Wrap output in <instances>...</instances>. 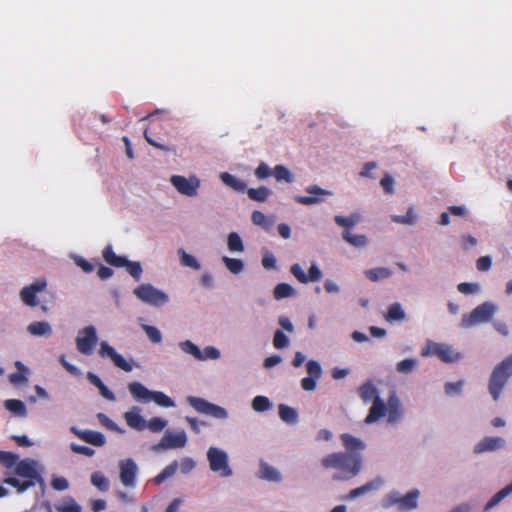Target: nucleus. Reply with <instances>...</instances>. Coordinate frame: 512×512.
<instances>
[{
    "instance_id": "1",
    "label": "nucleus",
    "mask_w": 512,
    "mask_h": 512,
    "mask_svg": "<svg viewBox=\"0 0 512 512\" xmlns=\"http://www.w3.org/2000/svg\"><path fill=\"white\" fill-rule=\"evenodd\" d=\"M403 416L404 408L401 400L395 392H391L387 400L381 397L376 403L371 404L364 423L372 425L384 420L387 425L394 426L402 420Z\"/></svg>"
},
{
    "instance_id": "2",
    "label": "nucleus",
    "mask_w": 512,
    "mask_h": 512,
    "mask_svg": "<svg viewBox=\"0 0 512 512\" xmlns=\"http://www.w3.org/2000/svg\"><path fill=\"white\" fill-rule=\"evenodd\" d=\"M321 466L325 469H338L340 473L333 476L334 480H348L357 476L362 470L360 455H349L346 452H333L322 457Z\"/></svg>"
},
{
    "instance_id": "3",
    "label": "nucleus",
    "mask_w": 512,
    "mask_h": 512,
    "mask_svg": "<svg viewBox=\"0 0 512 512\" xmlns=\"http://www.w3.org/2000/svg\"><path fill=\"white\" fill-rule=\"evenodd\" d=\"M43 470L44 467L38 461L31 458H25L16 464L14 472L16 475L26 478V480L21 481L18 478L9 477L4 480V483L16 488L18 493H23L35 485L36 477Z\"/></svg>"
},
{
    "instance_id": "4",
    "label": "nucleus",
    "mask_w": 512,
    "mask_h": 512,
    "mask_svg": "<svg viewBox=\"0 0 512 512\" xmlns=\"http://www.w3.org/2000/svg\"><path fill=\"white\" fill-rule=\"evenodd\" d=\"M512 376V353L495 365L488 379V392L497 402L501 399L504 389Z\"/></svg>"
},
{
    "instance_id": "5",
    "label": "nucleus",
    "mask_w": 512,
    "mask_h": 512,
    "mask_svg": "<svg viewBox=\"0 0 512 512\" xmlns=\"http://www.w3.org/2000/svg\"><path fill=\"white\" fill-rule=\"evenodd\" d=\"M128 390L133 399L137 402L148 403L154 402L163 408L175 407L174 400L162 391L149 390L140 382H131L128 384Z\"/></svg>"
},
{
    "instance_id": "6",
    "label": "nucleus",
    "mask_w": 512,
    "mask_h": 512,
    "mask_svg": "<svg viewBox=\"0 0 512 512\" xmlns=\"http://www.w3.org/2000/svg\"><path fill=\"white\" fill-rule=\"evenodd\" d=\"M498 305L492 301H485L476 306L470 313L463 314L460 321V327L464 329L490 322L498 312Z\"/></svg>"
},
{
    "instance_id": "7",
    "label": "nucleus",
    "mask_w": 512,
    "mask_h": 512,
    "mask_svg": "<svg viewBox=\"0 0 512 512\" xmlns=\"http://www.w3.org/2000/svg\"><path fill=\"white\" fill-rule=\"evenodd\" d=\"M133 294L142 303L155 308H161L170 303L169 294L151 283H142L136 286Z\"/></svg>"
},
{
    "instance_id": "8",
    "label": "nucleus",
    "mask_w": 512,
    "mask_h": 512,
    "mask_svg": "<svg viewBox=\"0 0 512 512\" xmlns=\"http://www.w3.org/2000/svg\"><path fill=\"white\" fill-rule=\"evenodd\" d=\"M206 459L211 472L221 478H229L233 475V469L230 466L228 453L219 447L210 446L206 452Z\"/></svg>"
},
{
    "instance_id": "9",
    "label": "nucleus",
    "mask_w": 512,
    "mask_h": 512,
    "mask_svg": "<svg viewBox=\"0 0 512 512\" xmlns=\"http://www.w3.org/2000/svg\"><path fill=\"white\" fill-rule=\"evenodd\" d=\"M423 357L437 356L441 361L454 363L462 359V354L455 350L451 345L427 340L421 348Z\"/></svg>"
},
{
    "instance_id": "10",
    "label": "nucleus",
    "mask_w": 512,
    "mask_h": 512,
    "mask_svg": "<svg viewBox=\"0 0 512 512\" xmlns=\"http://www.w3.org/2000/svg\"><path fill=\"white\" fill-rule=\"evenodd\" d=\"M169 182L180 195L189 198L196 197L201 188V180L195 174L189 176L172 175Z\"/></svg>"
},
{
    "instance_id": "11",
    "label": "nucleus",
    "mask_w": 512,
    "mask_h": 512,
    "mask_svg": "<svg viewBox=\"0 0 512 512\" xmlns=\"http://www.w3.org/2000/svg\"><path fill=\"white\" fill-rule=\"evenodd\" d=\"M186 401L198 413L211 416L218 420H226L229 417V413L224 407L211 403L204 398L188 396L186 397Z\"/></svg>"
},
{
    "instance_id": "12",
    "label": "nucleus",
    "mask_w": 512,
    "mask_h": 512,
    "mask_svg": "<svg viewBox=\"0 0 512 512\" xmlns=\"http://www.w3.org/2000/svg\"><path fill=\"white\" fill-rule=\"evenodd\" d=\"M47 286L48 283L45 278L36 279L20 289L19 298L25 306L31 308L40 306V295L46 291Z\"/></svg>"
},
{
    "instance_id": "13",
    "label": "nucleus",
    "mask_w": 512,
    "mask_h": 512,
    "mask_svg": "<svg viewBox=\"0 0 512 512\" xmlns=\"http://www.w3.org/2000/svg\"><path fill=\"white\" fill-rule=\"evenodd\" d=\"M103 258L104 260L115 267H125L127 272L135 279L140 280L142 275V266L140 262H134L126 259L125 257L118 256L114 253L111 246H107L103 250Z\"/></svg>"
},
{
    "instance_id": "14",
    "label": "nucleus",
    "mask_w": 512,
    "mask_h": 512,
    "mask_svg": "<svg viewBox=\"0 0 512 512\" xmlns=\"http://www.w3.org/2000/svg\"><path fill=\"white\" fill-rule=\"evenodd\" d=\"M97 342V329L93 325L81 328L75 337L76 349L83 355H91Z\"/></svg>"
},
{
    "instance_id": "15",
    "label": "nucleus",
    "mask_w": 512,
    "mask_h": 512,
    "mask_svg": "<svg viewBox=\"0 0 512 512\" xmlns=\"http://www.w3.org/2000/svg\"><path fill=\"white\" fill-rule=\"evenodd\" d=\"M187 444V434L184 430H166L160 441L151 449L154 452L184 448Z\"/></svg>"
},
{
    "instance_id": "16",
    "label": "nucleus",
    "mask_w": 512,
    "mask_h": 512,
    "mask_svg": "<svg viewBox=\"0 0 512 512\" xmlns=\"http://www.w3.org/2000/svg\"><path fill=\"white\" fill-rule=\"evenodd\" d=\"M98 353L102 358H109L117 368H120L125 372H131L133 370L132 363L119 354L107 341H102L100 343Z\"/></svg>"
},
{
    "instance_id": "17",
    "label": "nucleus",
    "mask_w": 512,
    "mask_h": 512,
    "mask_svg": "<svg viewBox=\"0 0 512 512\" xmlns=\"http://www.w3.org/2000/svg\"><path fill=\"white\" fill-rule=\"evenodd\" d=\"M290 273L301 284L317 282L323 277L321 269L315 262L311 264L308 273H306L302 266L298 263H295L290 267Z\"/></svg>"
},
{
    "instance_id": "18",
    "label": "nucleus",
    "mask_w": 512,
    "mask_h": 512,
    "mask_svg": "<svg viewBox=\"0 0 512 512\" xmlns=\"http://www.w3.org/2000/svg\"><path fill=\"white\" fill-rule=\"evenodd\" d=\"M507 442L500 436H486L478 441L473 447V453L480 455L487 452H496L505 449Z\"/></svg>"
},
{
    "instance_id": "19",
    "label": "nucleus",
    "mask_w": 512,
    "mask_h": 512,
    "mask_svg": "<svg viewBox=\"0 0 512 512\" xmlns=\"http://www.w3.org/2000/svg\"><path fill=\"white\" fill-rule=\"evenodd\" d=\"M309 196H296L295 201L299 204L312 206L320 204L324 201L325 197L332 196V192L321 188L318 185H309L305 188Z\"/></svg>"
},
{
    "instance_id": "20",
    "label": "nucleus",
    "mask_w": 512,
    "mask_h": 512,
    "mask_svg": "<svg viewBox=\"0 0 512 512\" xmlns=\"http://www.w3.org/2000/svg\"><path fill=\"white\" fill-rule=\"evenodd\" d=\"M120 480L126 487H134L138 466L133 459H124L119 461Z\"/></svg>"
},
{
    "instance_id": "21",
    "label": "nucleus",
    "mask_w": 512,
    "mask_h": 512,
    "mask_svg": "<svg viewBox=\"0 0 512 512\" xmlns=\"http://www.w3.org/2000/svg\"><path fill=\"white\" fill-rule=\"evenodd\" d=\"M124 420L128 427L136 431H143L146 429V420L141 414V408L132 406L123 414Z\"/></svg>"
},
{
    "instance_id": "22",
    "label": "nucleus",
    "mask_w": 512,
    "mask_h": 512,
    "mask_svg": "<svg viewBox=\"0 0 512 512\" xmlns=\"http://www.w3.org/2000/svg\"><path fill=\"white\" fill-rule=\"evenodd\" d=\"M340 439L343 447L349 455H359L366 449V443L359 437H356L349 433H343L340 435Z\"/></svg>"
},
{
    "instance_id": "23",
    "label": "nucleus",
    "mask_w": 512,
    "mask_h": 512,
    "mask_svg": "<svg viewBox=\"0 0 512 512\" xmlns=\"http://www.w3.org/2000/svg\"><path fill=\"white\" fill-rule=\"evenodd\" d=\"M383 484H384V480L380 477H377L369 482H366L365 484H363L360 487L350 490L346 496V499L354 500V499L364 496L372 491H377L383 486Z\"/></svg>"
},
{
    "instance_id": "24",
    "label": "nucleus",
    "mask_w": 512,
    "mask_h": 512,
    "mask_svg": "<svg viewBox=\"0 0 512 512\" xmlns=\"http://www.w3.org/2000/svg\"><path fill=\"white\" fill-rule=\"evenodd\" d=\"M358 395L363 403H376L381 398L378 387L372 381L364 382L358 388Z\"/></svg>"
},
{
    "instance_id": "25",
    "label": "nucleus",
    "mask_w": 512,
    "mask_h": 512,
    "mask_svg": "<svg viewBox=\"0 0 512 512\" xmlns=\"http://www.w3.org/2000/svg\"><path fill=\"white\" fill-rule=\"evenodd\" d=\"M258 477L274 483H280L283 479L281 472L266 462H260Z\"/></svg>"
},
{
    "instance_id": "26",
    "label": "nucleus",
    "mask_w": 512,
    "mask_h": 512,
    "mask_svg": "<svg viewBox=\"0 0 512 512\" xmlns=\"http://www.w3.org/2000/svg\"><path fill=\"white\" fill-rule=\"evenodd\" d=\"M27 331L32 336L49 337L53 333L52 326L47 321H34L27 326Z\"/></svg>"
},
{
    "instance_id": "27",
    "label": "nucleus",
    "mask_w": 512,
    "mask_h": 512,
    "mask_svg": "<svg viewBox=\"0 0 512 512\" xmlns=\"http://www.w3.org/2000/svg\"><path fill=\"white\" fill-rule=\"evenodd\" d=\"M251 221L255 226L265 231H270L275 224V216H267L263 212L255 210L251 214Z\"/></svg>"
},
{
    "instance_id": "28",
    "label": "nucleus",
    "mask_w": 512,
    "mask_h": 512,
    "mask_svg": "<svg viewBox=\"0 0 512 512\" xmlns=\"http://www.w3.org/2000/svg\"><path fill=\"white\" fill-rule=\"evenodd\" d=\"M219 178L224 185L233 189L236 192L242 193L247 189V185L243 180L237 178L236 176L228 172L220 173Z\"/></svg>"
},
{
    "instance_id": "29",
    "label": "nucleus",
    "mask_w": 512,
    "mask_h": 512,
    "mask_svg": "<svg viewBox=\"0 0 512 512\" xmlns=\"http://www.w3.org/2000/svg\"><path fill=\"white\" fill-rule=\"evenodd\" d=\"M342 238L345 242L355 248H365L369 243L366 235L354 234L350 230H344L342 232Z\"/></svg>"
},
{
    "instance_id": "30",
    "label": "nucleus",
    "mask_w": 512,
    "mask_h": 512,
    "mask_svg": "<svg viewBox=\"0 0 512 512\" xmlns=\"http://www.w3.org/2000/svg\"><path fill=\"white\" fill-rule=\"evenodd\" d=\"M510 494H512V480L488 500V502L485 504L484 510H491Z\"/></svg>"
},
{
    "instance_id": "31",
    "label": "nucleus",
    "mask_w": 512,
    "mask_h": 512,
    "mask_svg": "<svg viewBox=\"0 0 512 512\" xmlns=\"http://www.w3.org/2000/svg\"><path fill=\"white\" fill-rule=\"evenodd\" d=\"M15 367L18 369V372L11 374L9 381L13 385L26 384L28 382V375L30 374L29 368L20 361L15 362Z\"/></svg>"
},
{
    "instance_id": "32",
    "label": "nucleus",
    "mask_w": 512,
    "mask_h": 512,
    "mask_svg": "<svg viewBox=\"0 0 512 512\" xmlns=\"http://www.w3.org/2000/svg\"><path fill=\"white\" fill-rule=\"evenodd\" d=\"M393 271L388 267H376L364 271V275L372 282H378L388 279L392 276Z\"/></svg>"
},
{
    "instance_id": "33",
    "label": "nucleus",
    "mask_w": 512,
    "mask_h": 512,
    "mask_svg": "<svg viewBox=\"0 0 512 512\" xmlns=\"http://www.w3.org/2000/svg\"><path fill=\"white\" fill-rule=\"evenodd\" d=\"M387 322L403 321L406 318V313L400 303L391 304L384 316Z\"/></svg>"
},
{
    "instance_id": "34",
    "label": "nucleus",
    "mask_w": 512,
    "mask_h": 512,
    "mask_svg": "<svg viewBox=\"0 0 512 512\" xmlns=\"http://www.w3.org/2000/svg\"><path fill=\"white\" fill-rule=\"evenodd\" d=\"M420 492L417 489L411 490L402 496L400 509L402 510H413L418 506V498Z\"/></svg>"
},
{
    "instance_id": "35",
    "label": "nucleus",
    "mask_w": 512,
    "mask_h": 512,
    "mask_svg": "<svg viewBox=\"0 0 512 512\" xmlns=\"http://www.w3.org/2000/svg\"><path fill=\"white\" fill-rule=\"evenodd\" d=\"M334 221L338 226L343 227L344 230H350L361 221V216L358 213H353L349 216L337 215L334 217Z\"/></svg>"
},
{
    "instance_id": "36",
    "label": "nucleus",
    "mask_w": 512,
    "mask_h": 512,
    "mask_svg": "<svg viewBox=\"0 0 512 512\" xmlns=\"http://www.w3.org/2000/svg\"><path fill=\"white\" fill-rule=\"evenodd\" d=\"M296 289L288 283L277 284L273 290V296L276 300L296 296Z\"/></svg>"
},
{
    "instance_id": "37",
    "label": "nucleus",
    "mask_w": 512,
    "mask_h": 512,
    "mask_svg": "<svg viewBox=\"0 0 512 512\" xmlns=\"http://www.w3.org/2000/svg\"><path fill=\"white\" fill-rule=\"evenodd\" d=\"M4 407L18 417H26L27 408L21 400L8 399L4 401Z\"/></svg>"
},
{
    "instance_id": "38",
    "label": "nucleus",
    "mask_w": 512,
    "mask_h": 512,
    "mask_svg": "<svg viewBox=\"0 0 512 512\" xmlns=\"http://www.w3.org/2000/svg\"><path fill=\"white\" fill-rule=\"evenodd\" d=\"M221 260L225 267L227 268V270L232 274L237 275L244 271L245 264L241 259L223 256Z\"/></svg>"
},
{
    "instance_id": "39",
    "label": "nucleus",
    "mask_w": 512,
    "mask_h": 512,
    "mask_svg": "<svg viewBox=\"0 0 512 512\" xmlns=\"http://www.w3.org/2000/svg\"><path fill=\"white\" fill-rule=\"evenodd\" d=\"M251 407L255 412L262 413L271 410L273 403L268 397L258 395L252 399Z\"/></svg>"
},
{
    "instance_id": "40",
    "label": "nucleus",
    "mask_w": 512,
    "mask_h": 512,
    "mask_svg": "<svg viewBox=\"0 0 512 512\" xmlns=\"http://www.w3.org/2000/svg\"><path fill=\"white\" fill-rule=\"evenodd\" d=\"M227 248L231 253H242L244 251V243L237 232L228 234Z\"/></svg>"
},
{
    "instance_id": "41",
    "label": "nucleus",
    "mask_w": 512,
    "mask_h": 512,
    "mask_svg": "<svg viewBox=\"0 0 512 512\" xmlns=\"http://www.w3.org/2000/svg\"><path fill=\"white\" fill-rule=\"evenodd\" d=\"M278 410H279V417L281 418L282 421L289 423V424H294L297 422L298 413L294 408H292L288 405H285V404H280L278 407Z\"/></svg>"
},
{
    "instance_id": "42",
    "label": "nucleus",
    "mask_w": 512,
    "mask_h": 512,
    "mask_svg": "<svg viewBox=\"0 0 512 512\" xmlns=\"http://www.w3.org/2000/svg\"><path fill=\"white\" fill-rule=\"evenodd\" d=\"M82 440L98 447L104 446L106 443L104 434L93 430H85Z\"/></svg>"
},
{
    "instance_id": "43",
    "label": "nucleus",
    "mask_w": 512,
    "mask_h": 512,
    "mask_svg": "<svg viewBox=\"0 0 512 512\" xmlns=\"http://www.w3.org/2000/svg\"><path fill=\"white\" fill-rule=\"evenodd\" d=\"M55 508L59 512H82L81 506L71 497L62 499Z\"/></svg>"
},
{
    "instance_id": "44",
    "label": "nucleus",
    "mask_w": 512,
    "mask_h": 512,
    "mask_svg": "<svg viewBox=\"0 0 512 512\" xmlns=\"http://www.w3.org/2000/svg\"><path fill=\"white\" fill-rule=\"evenodd\" d=\"M180 257V264L184 267H189L194 270H200L201 265L195 256L187 253L184 249H178L177 251Z\"/></svg>"
},
{
    "instance_id": "45",
    "label": "nucleus",
    "mask_w": 512,
    "mask_h": 512,
    "mask_svg": "<svg viewBox=\"0 0 512 512\" xmlns=\"http://www.w3.org/2000/svg\"><path fill=\"white\" fill-rule=\"evenodd\" d=\"M273 176L278 182H286L293 183L294 175L292 172L284 165H276L273 168Z\"/></svg>"
},
{
    "instance_id": "46",
    "label": "nucleus",
    "mask_w": 512,
    "mask_h": 512,
    "mask_svg": "<svg viewBox=\"0 0 512 512\" xmlns=\"http://www.w3.org/2000/svg\"><path fill=\"white\" fill-rule=\"evenodd\" d=\"M178 347L180 348V350L183 353L192 356L197 361L199 358L202 357L201 349L199 348V346H197L191 340H184V341L179 342Z\"/></svg>"
},
{
    "instance_id": "47",
    "label": "nucleus",
    "mask_w": 512,
    "mask_h": 512,
    "mask_svg": "<svg viewBox=\"0 0 512 512\" xmlns=\"http://www.w3.org/2000/svg\"><path fill=\"white\" fill-rule=\"evenodd\" d=\"M417 214L413 207H409L405 215H392L391 220L397 224L414 225L417 221Z\"/></svg>"
},
{
    "instance_id": "48",
    "label": "nucleus",
    "mask_w": 512,
    "mask_h": 512,
    "mask_svg": "<svg viewBox=\"0 0 512 512\" xmlns=\"http://www.w3.org/2000/svg\"><path fill=\"white\" fill-rule=\"evenodd\" d=\"M248 197L257 202H265L271 194V191L265 187L260 186L258 188L246 189Z\"/></svg>"
},
{
    "instance_id": "49",
    "label": "nucleus",
    "mask_w": 512,
    "mask_h": 512,
    "mask_svg": "<svg viewBox=\"0 0 512 512\" xmlns=\"http://www.w3.org/2000/svg\"><path fill=\"white\" fill-rule=\"evenodd\" d=\"M402 496L399 491L392 490L382 498L381 506L385 509L391 508L394 505L400 507Z\"/></svg>"
},
{
    "instance_id": "50",
    "label": "nucleus",
    "mask_w": 512,
    "mask_h": 512,
    "mask_svg": "<svg viewBox=\"0 0 512 512\" xmlns=\"http://www.w3.org/2000/svg\"><path fill=\"white\" fill-rule=\"evenodd\" d=\"M418 366V360L415 358H405L396 364V371L400 374L412 373Z\"/></svg>"
},
{
    "instance_id": "51",
    "label": "nucleus",
    "mask_w": 512,
    "mask_h": 512,
    "mask_svg": "<svg viewBox=\"0 0 512 512\" xmlns=\"http://www.w3.org/2000/svg\"><path fill=\"white\" fill-rule=\"evenodd\" d=\"M141 328L145 332L147 338L152 343L159 344L162 342V333L157 327L147 324H141Z\"/></svg>"
},
{
    "instance_id": "52",
    "label": "nucleus",
    "mask_w": 512,
    "mask_h": 512,
    "mask_svg": "<svg viewBox=\"0 0 512 512\" xmlns=\"http://www.w3.org/2000/svg\"><path fill=\"white\" fill-rule=\"evenodd\" d=\"M178 468V462L173 461L171 464L166 466L154 479V483L159 485L167 478L173 476Z\"/></svg>"
},
{
    "instance_id": "53",
    "label": "nucleus",
    "mask_w": 512,
    "mask_h": 512,
    "mask_svg": "<svg viewBox=\"0 0 512 512\" xmlns=\"http://www.w3.org/2000/svg\"><path fill=\"white\" fill-rule=\"evenodd\" d=\"M290 345L289 337L280 329H277L273 336V346L276 349H285Z\"/></svg>"
},
{
    "instance_id": "54",
    "label": "nucleus",
    "mask_w": 512,
    "mask_h": 512,
    "mask_svg": "<svg viewBox=\"0 0 512 512\" xmlns=\"http://www.w3.org/2000/svg\"><path fill=\"white\" fill-rule=\"evenodd\" d=\"M97 419L99 420L100 424L106 427L107 429L117 432L119 434H124L125 430L118 426L114 421H112L108 416H106L103 413L97 414Z\"/></svg>"
},
{
    "instance_id": "55",
    "label": "nucleus",
    "mask_w": 512,
    "mask_h": 512,
    "mask_svg": "<svg viewBox=\"0 0 512 512\" xmlns=\"http://www.w3.org/2000/svg\"><path fill=\"white\" fill-rule=\"evenodd\" d=\"M91 483L100 491H107L109 489V480L101 472H94L91 475Z\"/></svg>"
},
{
    "instance_id": "56",
    "label": "nucleus",
    "mask_w": 512,
    "mask_h": 512,
    "mask_svg": "<svg viewBox=\"0 0 512 512\" xmlns=\"http://www.w3.org/2000/svg\"><path fill=\"white\" fill-rule=\"evenodd\" d=\"M167 424V420L161 417H153L146 421V429H149L151 432L158 433L161 432Z\"/></svg>"
},
{
    "instance_id": "57",
    "label": "nucleus",
    "mask_w": 512,
    "mask_h": 512,
    "mask_svg": "<svg viewBox=\"0 0 512 512\" xmlns=\"http://www.w3.org/2000/svg\"><path fill=\"white\" fill-rule=\"evenodd\" d=\"M201 358L198 361H206V360H218L221 357V352L218 348L214 346H206L203 350H201Z\"/></svg>"
},
{
    "instance_id": "58",
    "label": "nucleus",
    "mask_w": 512,
    "mask_h": 512,
    "mask_svg": "<svg viewBox=\"0 0 512 512\" xmlns=\"http://www.w3.org/2000/svg\"><path fill=\"white\" fill-rule=\"evenodd\" d=\"M306 370L308 373V376L320 379L322 375V368L318 361L316 360H309L306 363Z\"/></svg>"
},
{
    "instance_id": "59",
    "label": "nucleus",
    "mask_w": 512,
    "mask_h": 512,
    "mask_svg": "<svg viewBox=\"0 0 512 512\" xmlns=\"http://www.w3.org/2000/svg\"><path fill=\"white\" fill-rule=\"evenodd\" d=\"M254 174L259 180H264L273 175V169H271L265 162H260L256 167Z\"/></svg>"
},
{
    "instance_id": "60",
    "label": "nucleus",
    "mask_w": 512,
    "mask_h": 512,
    "mask_svg": "<svg viewBox=\"0 0 512 512\" xmlns=\"http://www.w3.org/2000/svg\"><path fill=\"white\" fill-rule=\"evenodd\" d=\"M51 486L57 491H64L69 488V482L65 477L53 475L51 479Z\"/></svg>"
},
{
    "instance_id": "61",
    "label": "nucleus",
    "mask_w": 512,
    "mask_h": 512,
    "mask_svg": "<svg viewBox=\"0 0 512 512\" xmlns=\"http://www.w3.org/2000/svg\"><path fill=\"white\" fill-rule=\"evenodd\" d=\"M457 289L462 294H475L480 291L478 283L462 282L457 286Z\"/></svg>"
},
{
    "instance_id": "62",
    "label": "nucleus",
    "mask_w": 512,
    "mask_h": 512,
    "mask_svg": "<svg viewBox=\"0 0 512 512\" xmlns=\"http://www.w3.org/2000/svg\"><path fill=\"white\" fill-rule=\"evenodd\" d=\"M276 257L273 253L266 251L262 257L261 264L264 269L270 270L276 268Z\"/></svg>"
},
{
    "instance_id": "63",
    "label": "nucleus",
    "mask_w": 512,
    "mask_h": 512,
    "mask_svg": "<svg viewBox=\"0 0 512 512\" xmlns=\"http://www.w3.org/2000/svg\"><path fill=\"white\" fill-rule=\"evenodd\" d=\"M18 456L10 453V452H3L0 451V461L3 462L7 467L16 466L18 461Z\"/></svg>"
},
{
    "instance_id": "64",
    "label": "nucleus",
    "mask_w": 512,
    "mask_h": 512,
    "mask_svg": "<svg viewBox=\"0 0 512 512\" xmlns=\"http://www.w3.org/2000/svg\"><path fill=\"white\" fill-rule=\"evenodd\" d=\"M323 287L327 294L337 295L341 292L340 285L333 279H326L323 283Z\"/></svg>"
}]
</instances>
